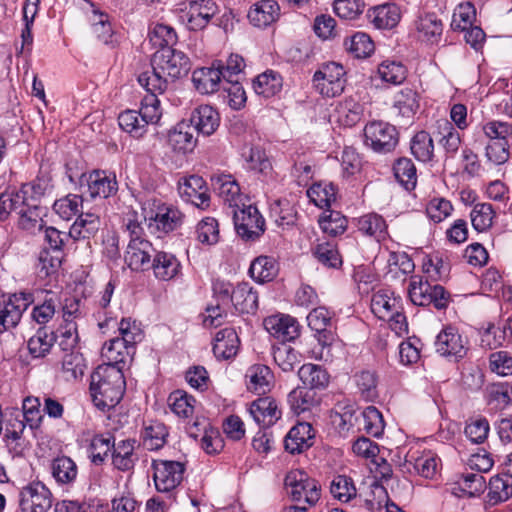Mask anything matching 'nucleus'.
Segmentation results:
<instances>
[{
    "instance_id": "f257e3e1",
    "label": "nucleus",
    "mask_w": 512,
    "mask_h": 512,
    "mask_svg": "<svg viewBox=\"0 0 512 512\" xmlns=\"http://www.w3.org/2000/svg\"><path fill=\"white\" fill-rule=\"evenodd\" d=\"M125 387L122 367L99 365L91 374L90 393L92 401L102 411L109 410L120 402Z\"/></svg>"
},
{
    "instance_id": "f03ea898",
    "label": "nucleus",
    "mask_w": 512,
    "mask_h": 512,
    "mask_svg": "<svg viewBox=\"0 0 512 512\" xmlns=\"http://www.w3.org/2000/svg\"><path fill=\"white\" fill-rule=\"evenodd\" d=\"M142 210L149 231L159 238L178 229L183 223L184 214L177 207L156 197L146 199Z\"/></svg>"
},
{
    "instance_id": "7ed1b4c3",
    "label": "nucleus",
    "mask_w": 512,
    "mask_h": 512,
    "mask_svg": "<svg viewBox=\"0 0 512 512\" xmlns=\"http://www.w3.org/2000/svg\"><path fill=\"white\" fill-rule=\"evenodd\" d=\"M284 489L292 501L315 506L321 498V486L302 469H292L284 478Z\"/></svg>"
},
{
    "instance_id": "20e7f679",
    "label": "nucleus",
    "mask_w": 512,
    "mask_h": 512,
    "mask_svg": "<svg viewBox=\"0 0 512 512\" xmlns=\"http://www.w3.org/2000/svg\"><path fill=\"white\" fill-rule=\"evenodd\" d=\"M408 297L414 305H433L444 309L449 303V293L439 284H431L420 275H411L408 285Z\"/></svg>"
},
{
    "instance_id": "39448f33",
    "label": "nucleus",
    "mask_w": 512,
    "mask_h": 512,
    "mask_svg": "<svg viewBox=\"0 0 512 512\" xmlns=\"http://www.w3.org/2000/svg\"><path fill=\"white\" fill-rule=\"evenodd\" d=\"M152 469L156 490L177 498L178 487L184 478L185 465L179 461L154 460Z\"/></svg>"
},
{
    "instance_id": "423d86ee",
    "label": "nucleus",
    "mask_w": 512,
    "mask_h": 512,
    "mask_svg": "<svg viewBox=\"0 0 512 512\" xmlns=\"http://www.w3.org/2000/svg\"><path fill=\"white\" fill-rule=\"evenodd\" d=\"M364 143L377 153H389L399 141L396 127L382 120H373L364 127Z\"/></svg>"
},
{
    "instance_id": "0eeeda50",
    "label": "nucleus",
    "mask_w": 512,
    "mask_h": 512,
    "mask_svg": "<svg viewBox=\"0 0 512 512\" xmlns=\"http://www.w3.org/2000/svg\"><path fill=\"white\" fill-rule=\"evenodd\" d=\"M237 234L246 241L258 239L265 231V220L257 207L245 202L232 209Z\"/></svg>"
},
{
    "instance_id": "6e6552de",
    "label": "nucleus",
    "mask_w": 512,
    "mask_h": 512,
    "mask_svg": "<svg viewBox=\"0 0 512 512\" xmlns=\"http://www.w3.org/2000/svg\"><path fill=\"white\" fill-rule=\"evenodd\" d=\"M152 65L155 70L167 76L170 82L188 73L190 60L182 52L173 48L159 49L153 54Z\"/></svg>"
},
{
    "instance_id": "1a4fd4ad",
    "label": "nucleus",
    "mask_w": 512,
    "mask_h": 512,
    "mask_svg": "<svg viewBox=\"0 0 512 512\" xmlns=\"http://www.w3.org/2000/svg\"><path fill=\"white\" fill-rule=\"evenodd\" d=\"M180 19L190 30H201L207 26L216 12L212 0H184L177 5Z\"/></svg>"
},
{
    "instance_id": "9d476101",
    "label": "nucleus",
    "mask_w": 512,
    "mask_h": 512,
    "mask_svg": "<svg viewBox=\"0 0 512 512\" xmlns=\"http://www.w3.org/2000/svg\"><path fill=\"white\" fill-rule=\"evenodd\" d=\"M434 347L441 357L458 362L467 355L469 341L457 328L446 326L436 336Z\"/></svg>"
},
{
    "instance_id": "9b49d317",
    "label": "nucleus",
    "mask_w": 512,
    "mask_h": 512,
    "mask_svg": "<svg viewBox=\"0 0 512 512\" xmlns=\"http://www.w3.org/2000/svg\"><path fill=\"white\" fill-rule=\"evenodd\" d=\"M344 67L335 62L323 65L313 76L315 89L324 97H336L345 88Z\"/></svg>"
},
{
    "instance_id": "f8f14e48",
    "label": "nucleus",
    "mask_w": 512,
    "mask_h": 512,
    "mask_svg": "<svg viewBox=\"0 0 512 512\" xmlns=\"http://www.w3.org/2000/svg\"><path fill=\"white\" fill-rule=\"evenodd\" d=\"M34 295L29 292H20L10 295L0 301V333L15 328L23 313L34 303Z\"/></svg>"
},
{
    "instance_id": "ddd939ff",
    "label": "nucleus",
    "mask_w": 512,
    "mask_h": 512,
    "mask_svg": "<svg viewBox=\"0 0 512 512\" xmlns=\"http://www.w3.org/2000/svg\"><path fill=\"white\" fill-rule=\"evenodd\" d=\"M440 459L429 450L411 448L406 453L401 469L404 473L432 479L438 472Z\"/></svg>"
},
{
    "instance_id": "4468645a",
    "label": "nucleus",
    "mask_w": 512,
    "mask_h": 512,
    "mask_svg": "<svg viewBox=\"0 0 512 512\" xmlns=\"http://www.w3.org/2000/svg\"><path fill=\"white\" fill-rule=\"evenodd\" d=\"M21 512H47L52 506V494L40 481H33L19 491Z\"/></svg>"
},
{
    "instance_id": "2eb2a0df",
    "label": "nucleus",
    "mask_w": 512,
    "mask_h": 512,
    "mask_svg": "<svg viewBox=\"0 0 512 512\" xmlns=\"http://www.w3.org/2000/svg\"><path fill=\"white\" fill-rule=\"evenodd\" d=\"M266 331L281 341L282 344L295 340L300 335V325L298 321L286 314H275L268 316L263 322Z\"/></svg>"
},
{
    "instance_id": "dca6fc26",
    "label": "nucleus",
    "mask_w": 512,
    "mask_h": 512,
    "mask_svg": "<svg viewBox=\"0 0 512 512\" xmlns=\"http://www.w3.org/2000/svg\"><path fill=\"white\" fill-rule=\"evenodd\" d=\"M178 192L184 201L190 202L198 208L204 209L209 206L208 188L201 176L183 177L178 183Z\"/></svg>"
},
{
    "instance_id": "f3484780",
    "label": "nucleus",
    "mask_w": 512,
    "mask_h": 512,
    "mask_svg": "<svg viewBox=\"0 0 512 512\" xmlns=\"http://www.w3.org/2000/svg\"><path fill=\"white\" fill-rule=\"evenodd\" d=\"M221 68L222 61L216 60L209 67L196 69L192 74L196 90L201 94H212L223 87L224 79Z\"/></svg>"
},
{
    "instance_id": "a211bd4d",
    "label": "nucleus",
    "mask_w": 512,
    "mask_h": 512,
    "mask_svg": "<svg viewBox=\"0 0 512 512\" xmlns=\"http://www.w3.org/2000/svg\"><path fill=\"white\" fill-rule=\"evenodd\" d=\"M248 412L254 421L262 427H270L282 417L279 403L271 396L260 397L251 402Z\"/></svg>"
},
{
    "instance_id": "6ab92c4d",
    "label": "nucleus",
    "mask_w": 512,
    "mask_h": 512,
    "mask_svg": "<svg viewBox=\"0 0 512 512\" xmlns=\"http://www.w3.org/2000/svg\"><path fill=\"white\" fill-rule=\"evenodd\" d=\"M155 249L152 244L144 238L130 239L126 252L125 262L135 271H144L151 266V257Z\"/></svg>"
},
{
    "instance_id": "aec40b11",
    "label": "nucleus",
    "mask_w": 512,
    "mask_h": 512,
    "mask_svg": "<svg viewBox=\"0 0 512 512\" xmlns=\"http://www.w3.org/2000/svg\"><path fill=\"white\" fill-rule=\"evenodd\" d=\"M211 181L214 191L231 209L238 207L247 200V197L241 193L240 186L232 175H214Z\"/></svg>"
},
{
    "instance_id": "412c9836",
    "label": "nucleus",
    "mask_w": 512,
    "mask_h": 512,
    "mask_svg": "<svg viewBox=\"0 0 512 512\" xmlns=\"http://www.w3.org/2000/svg\"><path fill=\"white\" fill-rule=\"evenodd\" d=\"M34 299L36 304L32 308L31 319L38 325L45 326L57 312L60 305L59 295L54 291L45 290L37 292Z\"/></svg>"
},
{
    "instance_id": "4be33fe9",
    "label": "nucleus",
    "mask_w": 512,
    "mask_h": 512,
    "mask_svg": "<svg viewBox=\"0 0 512 512\" xmlns=\"http://www.w3.org/2000/svg\"><path fill=\"white\" fill-rule=\"evenodd\" d=\"M415 34L419 41L436 45L443 34V23L435 13H424L414 21Z\"/></svg>"
},
{
    "instance_id": "5701e85b",
    "label": "nucleus",
    "mask_w": 512,
    "mask_h": 512,
    "mask_svg": "<svg viewBox=\"0 0 512 512\" xmlns=\"http://www.w3.org/2000/svg\"><path fill=\"white\" fill-rule=\"evenodd\" d=\"M280 17V5L276 0H260L253 3L247 18L251 25L257 28H267Z\"/></svg>"
},
{
    "instance_id": "b1692460",
    "label": "nucleus",
    "mask_w": 512,
    "mask_h": 512,
    "mask_svg": "<svg viewBox=\"0 0 512 512\" xmlns=\"http://www.w3.org/2000/svg\"><path fill=\"white\" fill-rule=\"evenodd\" d=\"M154 276L160 281H170L182 274V265L178 258L165 251L154 254L151 266Z\"/></svg>"
},
{
    "instance_id": "393cba45",
    "label": "nucleus",
    "mask_w": 512,
    "mask_h": 512,
    "mask_svg": "<svg viewBox=\"0 0 512 512\" xmlns=\"http://www.w3.org/2000/svg\"><path fill=\"white\" fill-rule=\"evenodd\" d=\"M314 430L311 424L300 422L293 426L284 439L285 450L299 454L313 445Z\"/></svg>"
},
{
    "instance_id": "a878e982",
    "label": "nucleus",
    "mask_w": 512,
    "mask_h": 512,
    "mask_svg": "<svg viewBox=\"0 0 512 512\" xmlns=\"http://www.w3.org/2000/svg\"><path fill=\"white\" fill-rule=\"evenodd\" d=\"M87 184L89 195L92 198H108L116 194L118 190L115 174L104 170H94L89 173Z\"/></svg>"
},
{
    "instance_id": "bb28decb",
    "label": "nucleus",
    "mask_w": 512,
    "mask_h": 512,
    "mask_svg": "<svg viewBox=\"0 0 512 512\" xmlns=\"http://www.w3.org/2000/svg\"><path fill=\"white\" fill-rule=\"evenodd\" d=\"M367 17L377 29H392L401 19V9L395 3H385L369 9Z\"/></svg>"
},
{
    "instance_id": "cd10ccee",
    "label": "nucleus",
    "mask_w": 512,
    "mask_h": 512,
    "mask_svg": "<svg viewBox=\"0 0 512 512\" xmlns=\"http://www.w3.org/2000/svg\"><path fill=\"white\" fill-rule=\"evenodd\" d=\"M190 122L202 135H212L220 125L218 111L210 105H200L192 112Z\"/></svg>"
},
{
    "instance_id": "c85d7f7f",
    "label": "nucleus",
    "mask_w": 512,
    "mask_h": 512,
    "mask_svg": "<svg viewBox=\"0 0 512 512\" xmlns=\"http://www.w3.org/2000/svg\"><path fill=\"white\" fill-rule=\"evenodd\" d=\"M240 346L237 332L232 327H225L216 333L213 353L218 359L228 360L236 356Z\"/></svg>"
},
{
    "instance_id": "c756f323",
    "label": "nucleus",
    "mask_w": 512,
    "mask_h": 512,
    "mask_svg": "<svg viewBox=\"0 0 512 512\" xmlns=\"http://www.w3.org/2000/svg\"><path fill=\"white\" fill-rule=\"evenodd\" d=\"M135 352V347L130 345L119 337L110 339L105 342L102 350L101 356L106 361L102 365H116L118 367H122V364H125L126 359L131 357Z\"/></svg>"
},
{
    "instance_id": "7c9ffc66",
    "label": "nucleus",
    "mask_w": 512,
    "mask_h": 512,
    "mask_svg": "<svg viewBox=\"0 0 512 512\" xmlns=\"http://www.w3.org/2000/svg\"><path fill=\"white\" fill-rule=\"evenodd\" d=\"M398 309H401V299L395 297L391 290L379 289L373 293L371 311L379 319L391 318Z\"/></svg>"
},
{
    "instance_id": "2f4dec72",
    "label": "nucleus",
    "mask_w": 512,
    "mask_h": 512,
    "mask_svg": "<svg viewBox=\"0 0 512 512\" xmlns=\"http://www.w3.org/2000/svg\"><path fill=\"white\" fill-rule=\"evenodd\" d=\"M363 105L352 97L338 102L334 109V117L341 126L353 127L362 119Z\"/></svg>"
},
{
    "instance_id": "473e14b6",
    "label": "nucleus",
    "mask_w": 512,
    "mask_h": 512,
    "mask_svg": "<svg viewBox=\"0 0 512 512\" xmlns=\"http://www.w3.org/2000/svg\"><path fill=\"white\" fill-rule=\"evenodd\" d=\"M357 229L365 236L382 242L388 238V225L386 220L377 213H368L357 219Z\"/></svg>"
},
{
    "instance_id": "72a5a7b5",
    "label": "nucleus",
    "mask_w": 512,
    "mask_h": 512,
    "mask_svg": "<svg viewBox=\"0 0 512 512\" xmlns=\"http://www.w3.org/2000/svg\"><path fill=\"white\" fill-rule=\"evenodd\" d=\"M136 441L133 439L121 440L118 443L113 441L112 463L120 471L131 470L138 460L135 454Z\"/></svg>"
},
{
    "instance_id": "f704fd0d",
    "label": "nucleus",
    "mask_w": 512,
    "mask_h": 512,
    "mask_svg": "<svg viewBox=\"0 0 512 512\" xmlns=\"http://www.w3.org/2000/svg\"><path fill=\"white\" fill-rule=\"evenodd\" d=\"M232 304L241 313H254L258 308V292L247 282L239 283L233 289Z\"/></svg>"
},
{
    "instance_id": "c9c22d12",
    "label": "nucleus",
    "mask_w": 512,
    "mask_h": 512,
    "mask_svg": "<svg viewBox=\"0 0 512 512\" xmlns=\"http://www.w3.org/2000/svg\"><path fill=\"white\" fill-rule=\"evenodd\" d=\"M245 378L248 390L258 394H264L270 389L273 375L268 366L255 364L248 368Z\"/></svg>"
},
{
    "instance_id": "e433bc0d",
    "label": "nucleus",
    "mask_w": 512,
    "mask_h": 512,
    "mask_svg": "<svg viewBox=\"0 0 512 512\" xmlns=\"http://www.w3.org/2000/svg\"><path fill=\"white\" fill-rule=\"evenodd\" d=\"M19 215V226L30 233L40 230L43 227V208L38 203L24 201L17 209Z\"/></svg>"
},
{
    "instance_id": "4c0bfd02",
    "label": "nucleus",
    "mask_w": 512,
    "mask_h": 512,
    "mask_svg": "<svg viewBox=\"0 0 512 512\" xmlns=\"http://www.w3.org/2000/svg\"><path fill=\"white\" fill-rule=\"evenodd\" d=\"M422 270L433 281H441L448 277L450 264L440 252L425 254L422 257Z\"/></svg>"
},
{
    "instance_id": "58836bf2",
    "label": "nucleus",
    "mask_w": 512,
    "mask_h": 512,
    "mask_svg": "<svg viewBox=\"0 0 512 512\" xmlns=\"http://www.w3.org/2000/svg\"><path fill=\"white\" fill-rule=\"evenodd\" d=\"M101 226L99 215L94 212L81 213L70 228L69 235L75 239L93 237Z\"/></svg>"
},
{
    "instance_id": "ea45409f",
    "label": "nucleus",
    "mask_w": 512,
    "mask_h": 512,
    "mask_svg": "<svg viewBox=\"0 0 512 512\" xmlns=\"http://www.w3.org/2000/svg\"><path fill=\"white\" fill-rule=\"evenodd\" d=\"M436 136L446 154L453 157L461 145V136L452 123L446 119L437 121Z\"/></svg>"
},
{
    "instance_id": "a19ab883",
    "label": "nucleus",
    "mask_w": 512,
    "mask_h": 512,
    "mask_svg": "<svg viewBox=\"0 0 512 512\" xmlns=\"http://www.w3.org/2000/svg\"><path fill=\"white\" fill-rule=\"evenodd\" d=\"M120 128L135 139L143 138L148 132V124L138 110H125L118 116Z\"/></svg>"
},
{
    "instance_id": "79ce46f5",
    "label": "nucleus",
    "mask_w": 512,
    "mask_h": 512,
    "mask_svg": "<svg viewBox=\"0 0 512 512\" xmlns=\"http://www.w3.org/2000/svg\"><path fill=\"white\" fill-rule=\"evenodd\" d=\"M51 178L48 175H39L29 183H25L18 190L22 202L38 203L46 193L52 189Z\"/></svg>"
},
{
    "instance_id": "37998d69",
    "label": "nucleus",
    "mask_w": 512,
    "mask_h": 512,
    "mask_svg": "<svg viewBox=\"0 0 512 512\" xmlns=\"http://www.w3.org/2000/svg\"><path fill=\"white\" fill-rule=\"evenodd\" d=\"M278 263L273 257L259 256L254 259L249 268L250 276L259 283L272 281L278 274Z\"/></svg>"
},
{
    "instance_id": "c03bdc74",
    "label": "nucleus",
    "mask_w": 512,
    "mask_h": 512,
    "mask_svg": "<svg viewBox=\"0 0 512 512\" xmlns=\"http://www.w3.org/2000/svg\"><path fill=\"white\" fill-rule=\"evenodd\" d=\"M55 342V333L48 332L45 327H40L28 340L27 348L33 358H43L50 353Z\"/></svg>"
},
{
    "instance_id": "a18cd8bd",
    "label": "nucleus",
    "mask_w": 512,
    "mask_h": 512,
    "mask_svg": "<svg viewBox=\"0 0 512 512\" xmlns=\"http://www.w3.org/2000/svg\"><path fill=\"white\" fill-rule=\"evenodd\" d=\"M407 73L406 66L401 61L395 59L383 60L377 68L379 78L391 85L402 84L407 78Z\"/></svg>"
},
{
    "instance_id": "49530a36",
    "label": "nucleus",
    "mask_w": 512,
    "mask_h": 512,
    "mask_svg": "<svg viewBox=\"0 0 512 512\" xmlns=\"http://www.w3.org/2000/svg\"><path fill=\"white\" fill-rule=\"evenodd\" d=\"M168 144L175 151L179 153H187L193 150L196 144L190 126L181 123L169 132Z\"/></svg>"
},
{
    "instance_id": "de8ad7c7",
    "label": "nucleus",
    "mask_w": 512,
    "mask_h": 512,
    "mask_svg": "<svg viewBox=\"0 0 512 512\" xmlns=\"http://www.w3.org/2000/svg\"><path fill=\"white\" fill-rule=\"evenodd\" d=\"M298 375L303 384L309 386L313 391L314 389H324L329 383V374L320 365L303 364Z\"/></svg>"
},
{
    "instance_id": "09e8293b",
    "label": "nucleus",
    "mask_w": 512,
    "mask_h": 512,
    "mask_svg": "<svg viewBox=\"0 0 512 512\" xmlns=\"http://www.w3.org/2000/svg\"><path fill=\"white\" fill-rule=\"evenodd\" d=\"M148 38L154 47L160 49L172 48L177 42V34L173 27L160 23L152 22L148 28Z\"/></svg>"
},
{
    "instance_id": "8fccbe9b",
    "label": "nucleus",
    "mask_w": 512,
    "mask_h": 512,
    "mask_svg": "<svg viewBox=\"0 0 512 512\" xmlns=\"http://www.w3.org/2000/svg\"><path fill=\"white\" fill-rule=\"evenodd\" d=\"M282 84L283 80L279 73L267 70L255 78L253 88L258 95L270 98L281 91Z\"/></svg>"
},
{
    "instance_id": "3c124183",
    "label": "nucleus",
    "mask_w": 512,
    "mask_h": 512,
    "mask_svg": "<svg viewBox=\"0 0 512 512\" xmlns=\"http://www.w3.org/2000/svg\"><path fill=\"white\" fill-rule=\"evenodd\" d=\"M288 404L291 410L299 415L317 406L319 401L312 389L297 387L288 394Z\"/></svg>"
},
{
    "instance_id": "603ef678",
    "label": "nucleus",
    "mask_w": 512,
    "mask_h": 512,
    "mask_svg": "<svg viewBox=\"0 0 512 512\" xmlns=\"http://www.w3.org/2000/svg\"><path fill=\"white\" fill-rule=\"evenodd\" d=\"M50 468L53 478L59 484H71L77 478L78 468L76 463L70 457H56L52 461Z\"/></svg>"
},
{
    "instance_id": "864d4df0",
    "label": "nucleus",
    "mask_w": 512,
    "mask_h": 512,
    "mask_svg": "<svg viewBox=\"0 0 512 512\" xmlns=\"http://www.w3.org/2000/svg\"><path fill=\"white\" fill-rule=\"evenodd\" d=\"M138 83L146 89L150 95H155L163 93L169 83L170 80L164 74L155 70V65L151 64V69L143 71L138 75Z\"/></svg>"
},
{
    "instance_id": "5fc2aeb1",
    "label": "nucleus",
    "mask_w": 512,
    "mask_h": 512,
    "mask_svg": "<svg viewBox=\"0 0 512 512\" xmlns=\"http://www.w3.org/2000/svg\"><path fill=\"white\" fill-rule=\"evenodd\" d=\"M247 168L253 170L265 178L272 177V164L264 150L260 147H250L247 152H243Z\"/></svg>"
},
{
    "instance_id": "6e6d98bb",
    "label": "nucleus",
    "mask_w": 512,
    "mask_h": 512,
    "mask_svg": "<svg viewBox=\"0 0 512 512\" xmlns=\"http://www.w3.org/2000/svg\"><path fill=\"white\" fill-rule=\"evenodd\" d=\"M354 382L358 388L362 399L365 401H375L379 397L378 377L375 372L363 370L354 375Z\"/></svg>"
},
{
    "instance_id": "4d7b16f0",
    "label": "nucleus",
    "mask_w": 512,
    "mask_h": 512,
    "mask_svg": "<svg viewBox=\"0 0 512 512\" xmlns=\"http://www.w3.org/2000/svg\"><path fill=\"white\" fill-rule=\"evenodd\" d=\"M64 257V251L56 249L55 252L43 248L39 253L37 270L40 278L49 277L59 270Z\"/></svg>"
},
{
    "instance_id": "13d9d810",
    "label": "nucleus",
    "mask_w": 512,
    "mask_h": 512,
    "mask_svg": "<svg viewBox=\"0 0 512 512\" xmlns=\"http://www.w3.org/2000/svg\"><path fill=\"white\" fill-rule=\"evenodd\" d=\"M411 153L421 162H429L434 156V142L426 131L417 132L410 142Z\"/></svg>"
},
{
    "instance_id": "bf43d9fd",
    "label": "nucleus",
    "mask_w": 512,
    "mask_h": 512,
    "mask_svg": "<svg viewBox=\"0 0 512 512\" xmlns=\"http://www.w3.org/2000/svg\"><path fill=\"white\" fill-rule=\"evenodd\" d=\"M336 187L332 183H314L308 190L307 196L317 207L328 208L336 200Z\"/></svg>"
},
{
    "instance_id": "052dcab7",
    "label": "nucleus",
    "mask_w": 512,
    "mask_h": 512,
    "mask_svg": "<svg viewBox=\"0 0 512 512\" xmlns=\"http://www.w3.org/2000/svg\"><path fill=\"white\" fill-rule=\"evenodd\" d=\"M396 180L408 191L413 190L417 184L416 167L411 159L399 158L393 165Z\"/></svg>"
},
{
    "instance_id": "680f3d73",
    "label": "nucleus",
    "mask_w": 512,
    "mask_h": 512,
    "mask_svg": "<svg viewBox=\"0 0 512 512\" xmlns=\"http://www.w3.org/2000/svg\"><path fill=\"white\" fill-rule=\"evenodd\" d=\"M196 400L185 391L176 390L168 397L171 411L178 417L187 419L194 414Z\"/></svg>"
},
{
    "instance_id": "e2e57ef3",
    "label": "nucleus",
    "mask_w": 512,
    "mask_h": 512,
    "mask_svg": "<svg viewBox=\"0 0 512 512\" xmlns=\"http://www.w3.org/2000/svg\"><path fill=\"white\" fill-rule=\"evenodd\" d=\"M62 360V373L66 381L81 379L86 368L85 359L78 351H67Z\"/></svg>"
},
{
    "instance_id": "0e129e2a",
    "label": "nucleus",
    "mask_w": 512,
    "mask_h": 512,
    "mask_svg": "<svg viewBox=\"0 0 512 512\" xmlns=\"http://www.w3.org/2000/svg\"><path fill=\"white\" fill-rule=\"evenodd\" d=\"M312 253L317 261L325 267L336 269L342 265V257L337 245L333 242L318 243Z\"/></svg>"
},
{
    "instance_id": "69168bd1",
    "label": "nucleus",
    "mask_w": 512,
    "mask_h": 512,
    "mask_svg": "<svg viewBox=\"0 0 512 512\" xmlns=\"http://www.w3.org/2000/svg\"><path fill=\"white\" fill-rule=\"evenodd\" d=\"M114 437L109 433L96 434L90 440L88 451L92 463L101 465L112 451Z\"/></svg>"
},
{
    "instance_id": "338daca9",
    "label": "nucleus",
    "mask_w": 512,
    "mask_h": 512,
    "mask_svg": "<svg viewBox=\"0 0 512 512\" xmlns=\"http://www.w3.org/2000/svg\"><path fill=\"white\" fill-rule=\"evenodd\" d=\"M496 213L490 203L474 204L471 213V223L478 232H485L493 225Z\"/></svg>"
},
{
    "instance_id": "774afa93",
    "label": "nucleus",
    "mask_w": 512,
    "mask_h": 512,
    "mask_svg": "<svg viewBox=\"0 0 512 512\" xmlns=\"http://www.w3.org/2000/svg\"><path fill=\"white\" fill-rule=\"evenodd\" d=\"M512 496V477L496 475L489 482V501L492 504L507 501Z\"/></svg>"
}]
</instances>
